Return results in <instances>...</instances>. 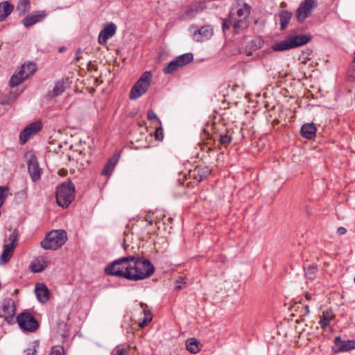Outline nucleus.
<instances>
[{
  "instance_id": "7c9ffc66",
  "label": "nucleus",
  "mask_w": 355,
  "mask_h": 355,
  "mask_svg": "<svg viewBox=\"0 0 355 355\" xmlns=\"http://www.w3.org/2000/svg\"><path fill=\"white\" fill-rule=\"evenodd\" d=\"M263 41L261 39H255L250 41L249 45L250 46V51H246L247 56H250L252 54V51H255L261 47Z\"/></svg>"
},
{
  "instance_id": "1a4fd4ad",
  "label": "nucleus",
  "mask_w": 355,
  "mask_h": 355,
  "mask_svg": "<svg viewBox=\"0 0 355 355\" xmlns=\"http://www.w3.org/2000/svg\"><path fill=\"white\" fill-rule=\"evenodd\" d=\"M193 59V55L191 53H187L176 57L174 60L168 63L164 68L163 72L165 74L173 73L179 67L187 65Z\"/></svg>"
},
{
  "instance_id": "b1692460",
  "label": "nucleus",
  "mask_w": 355,
  "mask_h": 355,
  "mask_svg": "<svg viewBox=\"0 0 355 355\" xmlns=\"http://www.w3.org/2000/svg\"><path fill=\"white\" fill-rule=\"evenodd\" d=\"M331 311L327 310L323 312L320 318L319 323L322 329H326L330 324L331 320L334 318Z\"/></svg>"
},
{
  "instance_id": "bb28decb",
  "label": "nucleus",
  "mask_w": 355,
  "mask_h": 355,
  "mask_svg": "<svg viewBox=\"0 0 355 355\" xmlns=\"http://www.w3.org/2000/svg\"><path fill=\"white\" fill-rule=\"evenodd\" d=\"M30 0H19L17 6V10L19 15H24L30 10Z\"/></svg>"
},
{
  "instance_id": "4c0bfd02",
  "label": "nucleus",
  "mask_w": 355,
  "mask_h": 355,
  "mask_svg": "<svg viewBox=\"0 0 355 355\" xmlns=\"http://www.w3.org/2000/svg\"><path fill=\"white\" fill-rule=\"evenodd\" d=\"M50 355H64V348L61 346H55L52 348Z\"/></svg>"
},
{
  "instance_id": "cd10ccee",
  "label": "nucleus",
  "mask_w": 355,
  "mask_h": 355,
  "mask_svg": "<svg viewBox=\"0 0 355 355\" xmlns=\"http://www.w3.org/2000/svg\"><path fill=\"white\" fill-rule=\"evenodd\" d=\"M250 13V7L247 3H244L242 7L238 9L236 13H234L236 15L237 18H248Z\"/></svg>"
},
{
  "instance_id": "3c124183",
  "label": "nucleus",
  "mask_w": 355,
  "mask_h": 355,
  "mask_svg": "<svg viewBox=\"0 0 355 355\" xmlns=\"http://www.w3.org/2000/svg\"><path fill=\"white\" fill-rule=\"evenodd\" d=\"M176 288H177L178 289H180V288H182V286H181V285H177V286H176Z\"/></svg>"
},
{
  "instance_id": "f257e3e1",
  "label": "nucleus",
  "mask_w": 355,
  "mask_h": 355,
  "mask_svg": "<svg viewBox=\"0 0 355 355\" xmlns=\"http://www.w3.org/2000/svg\"><path fill=\"white\" fill-rule=\"evenodd\" d=\"M154 271L155 268L149 260L132 255L119 258L105 268L107 275L121 277L131 281L148 278Z\"/></svg>"
},
{
  "instance_id": "9d476101",
  "label": "nucleus",
  "mask_w": 355,
  "mask_h": 355,
  "mask_svg": "<svg viewBox=\"0 0 355 355\" xmlns=\"http://www.w3.org/2000/svg\"><path fill=\"white\" fill-rule=\"evenodd\" d=\"M231 26H233L234 32L239 33L248 26L246 18H237L233 12H230L229 17L223 20L222 28L223 31L229 28Z\"/></svg>"
},
{
  "instance_id": "dca6fc26",
  "label": "nucleus",
  "mask_w": 355,
  "mask_h": 355,
  "mask_svg": "<svg viewBox=\"0 0 355 355\" xmlns=\"http://www.w3.org/2000/svg\"><path fill=\"white\" fill-rule=\"evenodd\" d=\"M116 26L114 24L110 23L105 26L98 35V42L101 44L106 43L107 40L112 37L116 33Z\"/></svg>"
},
{
  "instance_id": "f704fd0d",
  "label": "nucleus",
  "mask_w": 355,
  "mask_h": 355,
  "mask_svg": "<svg viewBox=\"0 0 355 355\" xmlns=\"http://www.w3.org/2000/svg\"><path fill=\"white\" fill-rule=\"evenodd\" d=\"M219 140L222 145L227 146L228 145L232 140V137L229 135H220Z\"/></svg>"
},
{
  "instance_id": "f3484780",
  "label": "nucleus",
  "mask_w": 355,
  "mask_h": 355,
  "mask_svg": "<svg viewBox=\"0 0 355 355\" xmlns=\"http://www.w3.org/2000/svg\"><path fill=\"white\" fill-rule=\"evenodd\" d=\"M35 294L38 300L42 303L46 302L49 299V289L47 286L42 283H39L36 284Z\"/></svg>"
},
{
  "instance_id": "c9c22d12",
  "label": "nucleus",
  "mask_w": 355,
  "mask_h": 355,
  "mask_svg": "<svg viewBox=\"0 0 355 355\" xmlns=\"http://www.w3.org/2000/svg\"><path fill=\"white\" fill-rule=\"evenodd\" d=\"M33 136L32 133L28 131L26 133H24V130L21 132L19 135V139L21 144H25L31 137Z\"/></svg>"
},
{
  "instance_id": "72a5a7b5",
  "label": "nucleus",
  "mask_w": 355,
  "mask_h": 355,
  "mask_svg": "<svg viewBox=\"0 0 355 355\" xmlns=\"http://www.w3.org/2000/svg\"><path fill=\"white\" fill-rule=\"evenodd\" d=\"M64 91V87L63 83H57L53 87L52 92L54 96L60 95Z\"/></svg>"
},
{
  "instance_id": "58836bf2",
  "label": "nucleus",
  "mask_w": 355,
  "mask_h": 355,
  "mask_svg": "<svg viewBox=\"0 0 355 355\" xmlns=\"http://www.w3.org/2000/svg\"><path fill=\"white\" fill-rule=\"evenodd\" d=\"M112 355H128L127 349L116 347L114 349Z\"/></svg>"
},
{
  "instance_id": "0eeeda50",
  "label": "nucleus",
  "mask_w": 355,
  "mask_h": 355,
  "mask_svg": "<svg viewBox=\"0 0 355 355\" xmlns=\"http://www.w3.org/2000/svg\"><path fill=\"white\" fill-rule=\"evenodd\" d=\"M17 322L24 331L35 332L39 328L38 321L26 310L17 315Z\"/></svg>"
},
{
  "instance_id": "603ef678",
  "label": "nucleus",
  "mask_w": 355,
  "mask_h": 355,
  "mask_svg": "<svg viewBox=\"0 0 355 355\" xmlns=\"http://www.w3.org/2000/svg\"><path fill=\"white\" fill-rule=\"evenodd\" d=\"M354 282H355V277H354Z\"/></svg>"
},
{
  "instance_id": "79ce46f5",
  "label": "nucleus",
  "mask_w": 355,
  "mask_h": 355,
  "mask_svg": "<svg viewBox=\"0 0 355 355\" xmlns=\"http://www.w3.org/2000/svg\"><path fill=\"white\" fill-rule=\"evenodd\" d=\"M147 118L149 120L157 119V116L155 112L153 110H148L147 113Z\"/></svg>"
},
{
  "instance_id": "39448f33",
  "label": "nucleus",
  "mask_w": 355,
  "mask_h": 355,
  "mask_svg": "<svg viewBox=\"0 0 355 355\" xmlns=\"http://www.w3.org/2000/svg\"><path fill=\"white\" fill-rule=\"evenodd\" d=\"M152 80L150 71H145L130 90V98L135 100L144 95L148 89Z\"/></svg>"
},
{
  "instance_id": "f8f14e48",
  "label": "nucleus",
  "mask_w": 355,
  "mask_h": 355,
  "mask_svg": "<svg viewBox=\"0 0 355 355\" xmlns=\"http://www.w3.org/2000/svg\"><path fill=\"white\" fill-rule=\"evenodd\" d=\"M334 345L332 350L336 354L355 349V340H342L340 336H336L334 338Z\"/></svg>"
},
{
  "instance_id": "09e8293b",
  "label": "nucleus",
  "mask_w": 355,
  "mask_h": 355,
  "mask_svg": "<svg viewBox=\"0 0 355 355\" xmlns=\"http://www.w3.org/2000/svg\"><path fill=\"white\" fill-rule=\"evenodd\" d=\"M198 6H196L195 8L192 7L191 8L190 10H189L188 12H198Z\"/></svg>"
},
{
  "instance_id": "c85d7f7f",
  "label": "nucleus",
  "mask_w": 355,
  "mask_h": 355,
  "mask_svg": "<svg viewBox=\"0 0 355 355\" xmlns=\"http://www.w3.org/2000/svg\"><path fill=\"white\" fill-rule=\"evenodd\" d=\"M42 128V123L40 121H35L29 125H28L24 129V133H26V132L30 131L33 135L38 132Z\"/></svg>"
},
{
  "instance_id": "423d86ee",
  "label": "nucleus",
  "mask_w": 355,
  "mask_h": 355,
  "mask_svg": "<svg viewBox=\"0 0 355 355\" xmlns=\"http://www.w3.org/2000/svg\"><path fill=\"white\" fill-rule=\"evenodd\" d=\"M36 71V65L33 62L24 63L20 69L14 73L10 80V85L15 87L21 84L26 79L34 74Z\"/></svg>"
},
{
  "instance_id": "4be33fe9",
  "label": "nucleus",
  "mask_w": 355,
  "mask_h": 355,
  "mask_svg": "<svg viewBox=\"0 0 355 355\" xmlns=\"http://www.w3.org/2000/svg\"><path fill=\"white\" fill-rule=\"evenodd\" d=\"M289 37H290L293 48H295V47H297V46H300L302 45H304V44H307L310 40V37L306 35H300Z\"/></svg>"
},
{
  "instance_id": "20e7f679",
  "label": "nucleus",
  "mask_w": 355,
  "mask_h": 355,
  "mask_svg": "<svg viewBox=\"0 0 355 355\" xmlns=\"http://www.w3.org/2000/svg\"><path fill=\"white\" fill-rule=\"evenodd\" d=\"M19 239V232L17 229L12 230L10 235L4 239L3 252L0 257V265L7 263L13 255L14 250L17 247Z\"/></svg>"
},
{
  "instance_id": "a18cd8bd",
  "label": "nucleus",
  "mask_w": 355,
  "mask_h": 355,
  "mask_svg": "<svg viewBox=\"0 0 355 355\" xmlns=\"http://www.w3.org/2000/svg\"><path fill=\"white\" fill-rule=\"evenodd\" d=\"M82 53V50L80 49H78L76 52V59L77 60H79L80 58V54Z\"/></svg>"
},
{
  "instance_id": "aec40b11",
  "label": "nucleus",
  "mask_w": 355,
  "mask_h": 355,
  "mask_svg": "<svg viewBox=\"0 0 355 355\" xmlns=\"http://www.w3.org/2000/svg\"><path fill=\"white\" fill-rule=\"evenodd\" d=\"M292 15V12L288 10H282L279 11L278 16L280 20V28L282 30H284L286 28L288 23L290 22Z\"/></svg>"
},
{
  "instance_id": "473e14b6",
  "label": "nucleus",
  "mask_w": 355,
  "mask_h": 355,
  "mask_svg": "<svg viewBox=\"0 0 355 355\" xmlns=\"http://www.w3.org/2000/svg\"><path fill=\"white\" fill-rule=\"evenodd\" d=\"M143 313L144 314V318L141 321L139 322V325L140 327H144L152 320V315L150 312L144 309Z\"/></svg>"
},
{
  "instance_id": "4468645a",
  "label": "nucleus",
  "mask_w": 355,
  "mask_h": 355,
  "mask_svg": "<svg viewBox=\"0 0 355 355\" xmlns=\"http://www.w3.org/2000/svg\"><path fill=\"white\" fill-rule=\"evenodd\" d=\"M213 35V28L209 26H202L193 33V40L198 42H202L210 39Z\"/></svg>"
},
{
  "instance_id": "5701e85b",
  "label": "nucleus",
  "mask_w": 355,
  "mask_h": 355,
  "mask_svg": "<svg viewBox=\"0 0 355 355\" xmlns=\"http://www.w3.org/2000/svg\"><path fill=\"white\" fill-rule=\"evenodd\" d=\"M291 49H293L290 37L277 42L272 46V49L275 51H286Z\"/></svg>"
},
{
  "instance_id": "de8ad7c7",
  "label": "nucleus",
  "mask_w": 355,
  "mask_h": 355,
  "mask_svg": "<svg viewBox=\"0 0 355 355\" xmlns=\"http://www.w3.org/2000/svg\"><path fill=\"white\" fill-rule=\"evenodd\" d=\"M304 308V310H305L304 315H308L309 314V306L306 305Z\"/></svg>"
},
{
  "instance_id": "c03bdc74",
  "label": "nucleus",
  "mask_w": 355,
  "mask_h": 355,
  "mask_svg": "<svg viewBox=\"0 0 355 355\" xmlns=\"http://www.w3.org/2000/svg\"><path fill=\"white\" fill-rule=\"evenodd\" d=\"M347 230L345 227H340L337 229V234H339V235H343L346 233Z\"/></svg>"
},
{
  "instance_id": "9b49d317",
  "label": "nucleus",
  "mask_w": 355,
  "mask_h": 355,
  "mask_svg": "<svg viewBox=\"0 0 355 355\" xmlns=\"http://www.w3.org/2000/svg\"><path fill=\"white\" fill-rule=\"evenodd\" d=\"M15 313L16 306L13 300L6 298L0 303V318H4L8 323L13 320Z\"/></svg>"
},
{
  "instance_id": "2eb2a0df",
  "label": "nucleus",
  "mask_w": 355,
  "mask_h": 355,
  "mask_svg": "<svg viewBox=\"0 0 355 355\" xmlns=\"http://www.w3.org/2000/svg\"><path fill=\"white\" fill-rule=\"evenodd\" d=\"M28 170L31 178L33 182L39 180L41 178L40 169L35 156L31 155L28 162Z\"/></svg>"
},
{
  "instance_id": "a878e982",
  "label": "nucleus",
  "mask_w": 355,
  "mask_h": 355,
  "mask_svg": "<svg viewBox=\"0 0 355 355\" xmlns=\"http://www.w3.org/2000/svg\"><path fill=\"white\" fill-rule=\"evenodd\" d=\"M199 345L200 343L194 338L189 339L186 343L187 349L193 354H196L200 350Z\"/></svg>"
},
{
  "instance_id": "a211bd4d",
  "label": "nucleus",
  "mask_w": 355,
  "mask_h": 355,
  "mask_svg": "<svg viewBox=\"0 0 355 355\" xmlns=\"http://www.w3.org/2000/svg\"><path fill=\"white\" fill-rule=\"evenodd\" d=\"M317 131L315 125L313 123L304 124L301 128V135L306 139H312L315 137Z\"/></svg>"
},
{
  "instance_id": "2f4dec72",
  "label": "nucleus",
  "mask_w": 355,
  "mask_h": 355,
  "mask_svg": "<svg viewBox=\"0 0 355 355\" xmlns=\"http://www.w3.org/2000/svg\"><path fill=\"white\" fill-rule=\"evenodd\" d=\"M210 173L211 170L207 167L200 169L198 174L196 175V180L198 182H202L207 177L208 175L210 174Z\"/></svg>"
},
{
  "instance_id": "412c9836",
  "label": "nucleus",
  "mask_w": 355,
  "mask_h": 355,
  "mask_svg": "<svg viewBox=\"0 0 355 355\" xmlns=\"http://www.w3.org/2000/svg\"><path fill=\"white\" fill-rule=\"evenodd\" d=\"M49 264V261L44 258L35 259L31 264V269L34 272H40L44 270Z\"/></svg>"
},
{
  "instance_id": "c756f323",
  "label": "nucleus",
  "mask_w": 355,
  "mask_h": 355,
  "mask_svg": "<svg viewBox=\"0 0 355 355\" xmlns=\"http://www.w3.org/2000/svg\"><path fill=\"white\" fill-rule=\"evenodd\" d=\"M318 267L316 265H311L305 268L304 275L306 279L313 280L316 277Z\"/></svg>"
},
{
  "instance_id": "6e6552de",
  "label": "nucleus",
  "mask_w": 355,
  "mask_h": 355,
  "mask_svg": "<svg viewBox=\"0 0 355 355\" xmlns=\"http://www.w3.org/2000/svg\"><path fill=\"white\" fill-rule=\"evenodd\" d=\"M317 6V0H304L302 1L295 12V17L297 21L303 23Z\"/></svg>"
},
{
  "instance_id": "37998d69",
  "label": "nucleus",
  "mask_w": 355,
  "mask_h": 355,
  "mask_svg": "<svg viewBox=\"0 0 355 355\" xmlns=\"http://www.w3.org/2000/svg\"><path fill=\"white\" fill-rule=\"evenodd\" d=\"M36 352L35 349H28L24 352V355H36Z\"/></svg>"
},
{
  "instance_id": "8fccbe9b",
  "label": "nucleus",
  "mask_w": 355,
  "mask_h": 355,
  "mask_svg": "<svg viewBox=\"0 0 355 355\" xmlns=\"http://www.w3.org/2000/svg\"><path fill=\"white\" fill-rule=\"evenodd\" d=\"M305 297H306V299L307 300H310L311 299V295L310 294H309V293H306V294L305 295Z\"/></svg>"
},
{
  "instance_id": "a19ab883",
  "label": "nucleus",
  "mask_w": 355,
  "mask_h": 355,
  "mask_svg": "<svg viewBox=\"0 0 355 355\" xmlns=\"http://www.w3.org/2000/svg\"><path fill=\"white\" fill-rule=\"evenodd\" d=\"M349 76L352 78L355 79V58L350 64V67L349 68L348 71Z\"/></svg>"
},
{
  "instance_id": "6ab92c4d",
  "label": "nucleus",
  "mask_w": 355,
  "mask_h": 355,
  "mask_svg": "<svg viewBox=\"0 0 355 355\" xmlns=\"http://www.w3.org/2000/svg\"><path fill=\"white\" fill-rule=\"evenodd\" d=\"M14 10V6L8 1L0 3V21L4 20Z\"/></svg>"
},
{
  "instance_id": "49530a36",
  "label": "nucleus",
  "mask_w": 355,
  "mask_h": 355,
  "mask_svg": "<svg viewBox=\"0 0 355 355\" xmlns=\"http://www.w3.org/2000/svg\"><path fill=\"white\" fill-rule=\"evenodd\" d=\"M145 220L147 222L148 225H150L153 224V219L150 217H146Z\"/></svg>"
},
{
  "instance_id": "393cba45",
  "label": "nucleus",
  "mask_w": 355,
  "mask_h": 355,
  "mask_svg": "<svg viewBox=\"0 0 355 355\" xmlns=\"http://www.w3.org/2000/svg\"><path fill=\"white\" fill-rule=\"evenodd\" d=\"M116 162L117 159L115 157H113L111 159H110L109 161L107 162L106 165L105 166L104 168L101 171V174L103 175L106 176L110 175L115 168Z\"/></svg>"
},
{
  "instance_id": "ea45409f",
  "label": "nucleus",
  "mask_w": 355,
  "mask_h": 355,
  "mask_svg": "<svg viewBox=\"0 0 355 355\" xmlns=\"http://www.w3.org/2000/svg\"><path fill=\"white\" fill-rule=\"evenodd\" d=\"M155 137L157 140L162 141L164 139V130L163 128L159 126L156 128L155 132Z\"/></svg>"
},
{
  "instance_id": "ddd939ff",
  "label": "nucleus",
  "mask_w": 355,
  "mask_h": 355,
  "mask_svg": "<svg viewBox=\"0 0 355 355\" xmlns=\"http://www.w3.org/2000/svg\"><path fill=\"white\" fill-rule=\"evenodd\" d=\"M47 13L44 10H37L27 15L22 23L26 27H30L37 23L41 22L46 17Z\"/></svg>"
},
{
  "instance_id": "7ed1b4c3",
  "label": "nucleus",
  "mask_w": 355,
  "mask_h": 355,
  "mask_svg": "<svg viewBox=\"0 0 355 355\" xmlns=\"http://www.w3.org/2000/svg\"><path fill=\"white\" fill-rule=\"evenodd\" d=\"M75 187L71 182H64L58 187L56 202L62 207H67L74 199Z\"/></svg>"
},
{
  "instance_id": "f03ea898",
  "label": "nucleus",
  "mask_w": 355,
  "mask_h": 355,
  "mask_svg": "<svg viewBox=\"0 0 355 355\" xmlns=\"http://www.w3.org/2000/svg\"><path fill=\"white\" fill-rule=\"evenodd\" d=\"M67 240V235L64 230H53L46 235L40 245L44 250H55L61 248Z\"/></svg>"
},
{
  "instance_id": "e433bc0d",
  "label": "nucleus",
  "mask_w": 355,
  "mask_h": 355,
  "mask_svg": "<svg viewBox=\"0 0 355 355\" xmlns=\"http://www.w3.org/2000/svg\"><path fill=\"white\" fill-rule=\"evenodd\" d=\"M33 136L32 133L28 131L26 133H24V130L21 132L19 135V139L21 144H25L31 137Z\"/></svg>"
}]
</instances>
